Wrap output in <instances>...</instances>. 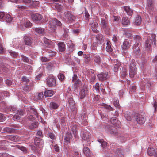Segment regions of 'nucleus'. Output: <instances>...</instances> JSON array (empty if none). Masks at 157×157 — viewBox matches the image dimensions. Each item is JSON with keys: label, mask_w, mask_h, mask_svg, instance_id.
I'll use <instances>...</instances> for the list:
<instances>
[{"label": "nucleus", "mask_w": 157, "mask_h": 157, "mask_svg": "<svg viewBox=\"0 0 157 157\" xmlns=\"http://www.w3.org/2000/svg\"><path fill=\"white\" fill-rule=\"evenodd\" d=\"M155 35L153 34H151L149 35L148 36L147 39L145 42V47L146 49L149 52L150 51L151 49V45L152 44L153 42H155Z\"/></svg>", "instance_id": "nucleus-1"}, {"label": "nucleus", "mask_w": 157, "mask_h": 157, "mask_svg": "<svg viewBox=\"0 0 157 157\" xmlns=\"http://www.w3.org/2000/svg\"><path fill=\"white\" fill-rule=\"evenodd\" d=\"M61 25L60 21H58L56 19H53L50 20L49 22L48 26L49 30L52 32H55L56 27L57 26H60Z\"/></svg>", "instance_id": "nucleus-2"}, {"label": "nucleus", "mask_w": 157, "mask_h": 157, "mask_svg": "<svg viewBox=\"0 0 157 157\" xmlns=\"http://www.w3.org/2000/svg\"><path fill=\"white\" fill-rule=\"evenodd\" d=\"M34 144L36 147H32V149L34 151H40L38 148L40 149L43 146V142L42 140L39 138L36 137L34 139Z\"/></svg>", "instance_id": "nucleus-3"}, {"label": "nucleus", "mask_w": 157, "mask_h": 157, "mask_svg": "<svg viewBox=\"0 0 157 157\" xmlns=\"http://www.w3.org/2000/svg\"><path fill=\"white\" fill-rule=\"evenodd\" d=\"M34 144L36 147H32V149L34 151H40L38 148L40 149L43 146V142L42 140L39 138L36 137L34 139Z\"/></svg>", "instance_id": "nucleus-4"}, {"label": "nucleus", "mask_w": 157, "mask_h": 157, "mask_svg": "<svg viewBox=\"0 0 157 157\" xmlns=\"http://www.w3.org/2000/svg\"><path fill=\"white\" fill-rule=\"evenodd\" d=\"M134 39L136 43L134 44L133 46V49L134 53L136 54L137 56H138L139 55L140 53L139 47H138V44H139L138 42L141 40V38L138 35H135L134 37Z\"/></svg>", "instance_id": "nucleus-5"}, {"label": "nucleus", "mask_w": 157, "mask_h": 157, "mask_svg": "<svg viewBox=\"0 0 157 157\" xmlns=\"http://www.w3.org/2000/svg\"><path fill=\"white\" fill-rule=\"evenodd\" d=\"M136 63L134 60H132L129 66V74L131 78H133L136 73Z\"/></svg>", "instance_id": "nucleus-6"}, {"label": "nucleus", "mask_w": 157, "mask_h": 157, "mask_svg": "<svg viewBox=\"0 0 157 157\" xmlns=\"http://www.w3.org/2000/svg\"><path fill=\"white\" fill-rule=\"evenodd\" d=\"M19 28L22 30L25 29L27 28L32 25V23L29 21L24 20H22L20 22V24H18Z\"/></svg>", "instance_id": "nucleus-7"}, {"label": "nucleus", "mask_w": 157, "mask_h": 157, "mask_svg": "<svg viewBox=\"0 0 157 157\" xmlns=\"http://www.w3.org/2000/svg\"><path fill=\"white\" fill-rule=\"evenodd\" d=\"M63 17L64 19L67 21H74L76 19L75 16L68 11L64 13Z\"/></svg>", "instance_id": "nucleus-8"}, {"label": "nucleus", "mask_w": 157, "mask_h": 157, "mask_svg": "<svg viewBox=\"0 0 157 157\" xmlns=\"http://www.w3.org/2000/svg\"><path fill=\"white\" fill-rule=\"evenodd\" d=\"M78 127L76 123L73 122L71 124L69 128L70 130L71 131L72 134L75 136H76L78 134L77 129Z\"/></svg>", "instance_id": "nucleus-9"}, {"label": "nucleus", "mask_w": 157, "mask_h": 157, "mask_svg": "<svg viewBox=\"0 0 157 157\" xmlns=\"http://www.w3.org/2000/svg\"><path fill=\"white\" fill-rule=\"evenodd\" d=\"M88 93V88L86 86H84L80 92V98L81 99L84 98Z\"/></svg>", "instance_id": "nucleus-10"}, {"label": "nucleus", "mask_w": 157, "mask_h": 157, "mask_svg": "<svg viewBox=\"0 0 157 157\" xmlns=\"http://www.w3.org/2000/svg\"><path fill=\"white\" fill-rule=\"evenodd\" d=\"M68 106L71 111H74L75 110L76 107L75 102L72 98H70L68 99Z\"/></svg>", "instance_id": "nucleus-11"}, {"label": "nucleus", "mask_w": 157, "mask_h": 157, "mask_svg": "<svg viewBox=\"0 0 157 157\" xmlns=\"http://www.w3.org/2000/svg\"><path fill=\"white\" fill-rule=\"evenodd\" d=\"M47 84L49 86H55L56 84L55 79L52 77H49L47 78Z\"/></svg>", "instance_id": "nucleus-12"}, {"label": "nucleus", "mask_w": 157, "mask_h": 157, "mask_svg": "<svg viewBox=\"0 0 157 157\" xmlns=\"http://www.w3.org/2000/svg\"><path fill=\"white\" fill-rule=\"evenodd\" d=\"M81 136L82 139L85 141L87 140L90 138V133L86 131H82Z\"/></svg>", "instance_id": "nucleus-13"}, {"label": "nucleus", "mask_w": 157, "mask_h": 157, "mask_svg": "<svg viewBox=\"0 0 157 157\" xmlns=\"http://www.w3.org/2000/svg\"><path fill=\"white\" fill-rule=\"evenodd\" d=\"M25 113V112L22 110H20L17 111V112L14 115L13 119L14 120H19L21 117Z\"/></svg>", "instance_id": "nucleus-14"}, {"label": "nucleus", "mask_w": 157, "mask_h": 157, "mask_svg": "<svg viewBox=\"0 0 157 157\" xmlns=\"http://www.w3.org/2000/svg\"><path fill=\"white\" fill-rule=\"evenodd\" d=\"M100 25L102 29L107 28L108 27V21L105 18H101Z\"/></svg>", "instance_id": "nucleus-15"}, {"label": "nucleus", "mask_w": 157, "mask_h": 157, "mask_svg": "<svg viewBox=\"0 0 157 157\" xmlns=\"http://www.w3.org/2000/svg\"><path fill=\"white\" fill-rule=\"evenodd\" d=\"M98 76L100 81L105 80L108 78V73L106 72H102L98 74Z\"/></svg>", "instance_id": "nucleus-16"}, {"label": "nucleus", "mask_w": 157, "mask_h": 157, "mask_svg": "<svg viewBox=\"0 0 157 157\" xmlns=\"http://www.w3.org/2000/svg\"><path fill=\"white\" fill-rule=\"evenodd\" d=\"M32 39L28 35H25L24 37V40L25 44L27 45H30L32 42Z\"/></svg>", "instance_id": "nucleus-17"}, {"label": "nucleus", "mask_w": 157, "mask_h": 157, "mask_svg": "<svg viewBox=\"0 0 157 157\" xmlns=\"http://www.w3.org/2000/svg\"><path fill=\"white\" fill-rule=\"evenodd\" d=\"M6 65L1 63L0 65V73L2 74H5L9 71Z\"/></svg>", "instance_id": "nucleus-18"}, {"label": "nucleus", "mask_w": 157, "mask_h": 157, "mask_svg": "<svg viewBox=\"0 0 157 157\" xmlns=\"http://www.w3.org/2000/svg\"><path fill=\"white\" fill-rule=\"evenodd\" d=\"M111 122L114 126L118 128H120L121 126V124L120 121H119L116 118L114 117L111 119Z\"/></svg>", "instance_id": "nucleus-19"}, {"label": "nucleus", "mask_w": 157, "mask_h": 157, "mask_svg": "<svg viewBox=\"0 0 157 157\" xmlns=\"http://www.w3.org/2000/svg\"><path fill=\"white\" fill-rule=\"evenodd\" d=\"M32 17L33 21L35 22L41 20L43 18L41 15L38 13L34 14Z\"/></svg>", "instance_id": "nucleus-20"}, {"label": "nucleus", "mask_w": 157, "mask_h": 157, "mask_svg": "<svg viewBox=\"0 0 157 157\" xmlns=\"http://www.w3.org/2000/svg\"><path fill=\"white\" fill-rule=\"evenodd\" d=\"M136 121L138 124H142L145 122L146 118L142 115H139L137 117Z\"/></svg>", "instance_id": "nucleus-21"}, {"label": "nucleus", "mask_w": 157, "mask_h": 157, "mask_svg": "<svg viewBox=\"0 0 157 157\" xmlns=\"http://www.w3.org/2000/svg\"><path fill=\"white\" fill-rule=\"evenodd\" d=\"M93 57L94 63L99 64L101 63V59L98 55L94 54L93 55Z\"/></svg>", "instance_id": "nucleus-22"}, {"label": "nucleus", "mask_w": 157, "mask_h": 157, "mask_svg": "<svg viewBox=\"0 0 157 157\" xmlns=\"http://www.w3.org/2000/svg\"><path fill=\"white\" fill-rule=\"evenodd\" d=\"M33 98L35 101L40 100L44 97V94L42 92L36 94H34Z\"/></svg>", "instance_id": "nucleus-23"}, {"label": "nucleus", "mask_w": 157, "mask_h": 157, "mask_svg": "<svg viewBox=\"0 0 157 157\" xmlns=\"http://www.w3.org/2000/svg\"><path fill=\"white\" fill-rule=\"evenodd\" d=\"M130 46L129 42L127 40L124 41L122 45V48L124 50H126L128 49Z\"/></svg>", "instance_id": "nucleus-24"}, {"label": "nucleus", "mask_w": 157, "mask_h": 157, "mask_svg": "<svg viewBox=\"0 0 157 157\" xmlns=\"http://www.w3.org/2000/svg\"><path fill=\"white\" fill-rule=\"evenodd\" d=\"M90 25L92 29H92L93 31L95 33H97L98 30L95 29L98 27V23L96 22H95L93 21L91 23Z\"/></svg>", "instance_id": "nucleus-25"}, {"label": "nucleus", "mask_w": 157, "mask_h": 157, "mask_svg": "<svg viewBox=\"0 0 157 157\" xmlns=\"http://www.w3.org/2000/svg\"><path fill=\"white\" fill-rule=\"evenodd\" d=\"M124 11L128 15L131 16L132 14L133 10L132 9L130 8L129 6H124Z\"/></svg>", "instance_id": "nucleus-26"}, {"label": "nucleus", "mask_w": 157, "mask_h": 157, "mask_svg": "<svg viewBox=\"0 0 157 157\" xmlns=\"http://www.w3.org/2000/svg\"><path fill=\"white\" fill-rule=\"evenodd\" d=\"M49 107L51 109H55L59 107V105L55 102H51L49 104Z\"/></svg>", "instance_id": "nucleus-27"}, {"label": "nucleus", "mask_w": 157, "mask_h": 157, "mask_svg": "<svg viewBox=\"0 0 157 157\" xmlns=\"http://www.w3.org/2000/svg\"><path fill=\"white\" fill-rule=\"evenodd\" d=\"M8 138L14 142L20 140V138L17 136L10 135L8 136Z\"/></svg>", "instance_id": "nucleus-28"}, {"label": "nucleus", "mask_w": 157, "mask_h": 157, "mask_svg": "<svg viewBox=\"0 0 157 157\" xmlns=\"http://www.w3.org/2000/svg\"><path fill=\"white\" fill-rule=\"evenodd\" d=\"M38 123L37 122H36L32 123L31 124L28 126L29 129L30 130H33L38 127Z\"/></svg>", "instance_id": "nucleus-29"}, {"label": "nucleus", "mask_w": 157, "mask_h": 157, "mask_svg": "<svg viewBox=\"0 0 157 157\" xmlns=\"http://www.w3.org/2000/svg\"><path fill=\"white\" fill-rule=\"evenodd\" d=\"M147 5L149 10H152L154 8L152 0H147Z\"/></svg>", "instance_id": "nucleus-30"}, {"label": "nucleus", "mask_w": 157, "mask_h": 157, "mask_svg": "<svg viewBox=\"0 0 157 157\" xmlns=\"http://www.w3.org/2000/svg\"><path fill=\"white\" fill-rule=\"evenodd\" d=\"M84 154L86 156H90L92 155V153L90 149L87 147H84L83 150Z\"/></svg>", "instance_id": "nucleus-31"}, {"label": "nucleus", "mask_w": 157, "mask_h": 157, "mask_svg": "<svg viewBox=\"0 0 157 157\" xmlns=\"http://www.w3.org/2000/svg\"><path fill=\"white\" fill-rule=\"evenodd\" d=\"M33 29L38 33L43 34L44 33V29L43 28H33Z\"/></svg>", "instance_id": "nucleus-32"}, {"label": "nucleus", "mask_w": 157, "mask_h": 157, "mask_svg": "<svg viewBox=\"0 0 157 157\" xmlns=\"http://www.w3.org/2000/svg\"><path fill=\"white\" fill-rule=\"evenodd\" d=\"M59 50L60 52H62L64 51L65 44L63 42H59L58 43Z\"/></svg>", "instance_id": "nucleus-33"}, {"label": "nucleus", "mask_w": 157, "mask_h": 157, "mask_svg": "<svg viewBox=\"0 0 157 157\" xmlns=\"http://www.w3.org/2000/svg\"><path fill=\"white\" fill-rule=\"evenodd\" d=\"M141 22V18L140 16H137L136 18L134 24L136 25H140Z\"/></svg>", "instance_id": "nucleus-34"}, {"label": "nucleus", "mask_w": 157, "mask_h": 157, "mask_svg": "<svg viewBox=\"0 0 157 157\" xmlns=\"http://www.w3.org/2000/svg\"><path fill=\"white\" fill-rule=\"evenodd\" d=\"M54 92L52 90H46L44 93V96L45 97H51L54 94Z\"/></svg>", "instance_id": "nucleus-35"}, {"label": "nucleus", "mask_w": 157, "mask_h": 157, "mask_svg": "<svg viewBox=\"0 0 157 157\" xmlns=\"http://www.w3.org/2000/svg\"><path fill=\"white\" fill-rule=\"evenodd\" d=\"M44 43L48 46L49 47H50L53 44L52 42L45 38H44Z\"/></svg>", "instance_id": "nucleus-36"}, {"label": "nucleus", "mask_w": 157, "mask_h": 157, "mask_svg": "<svg viewBox=\"0 0 157 157\" xmlns=\"http://www.w3.org/2000/svg\"><path fill=\"white\" fill-rule=\"evenodd\" d=\"M111 42L108 41L106 44L107 46L106 47V51L109 52H111L112 51V49L111 48Z\"/></svg>", "instance_id": "nucleus-37"}, {"label": "nucleus", "mask_w": 157, "mask_h": 157, "mask_svg": "<svg viewBox=\"0 0 157 157\" xmlns=\"http://www.w3.org/2000/svg\"><path fill=\"white\" fill-rule=\"evenodd\" d=\"M122 22L123 25H127L129 23L130 21L127 17H124L122 18Z\"/></svg>", "instance_id": "nucleus-38"}, {"label": "nucleus", "mask_w": 157, "mask_h": 157, "mask_svg": "<svg viewBox=\"0 0 157 157\" xmlns=\"http://www.w3.org/2000/svg\"><path fill=\"white\" fill-rule=\"evenodd\" d=\"M83 57L85 59V62L86 63H88L91 60V58L90 57V55L88 54H83Z\"/></svg>", "instance_id": "nucleus-39"}, {"label": "nucleus", "mask_w": 157, "mask_h": 157, "mask_svg": "<svg viewBox=\"0 0 157 157\" xmlns=\"http://www.w3.org/2000/svg\"><path fill=\"white\" fill-rule=\"evenodd\" d=\"M14 147H15L21 150L25 153H26L27 152V150L26 148L24 147L21 146L19 145H16L14 146Z\"/></svg>", "instance_id": "nucleus-40"}, {"label": "nucleus", "mask_w": 157, "mask_h": 157, "mask_svg": "<svg viewBox=\"0 0 157 157\" xmlns=\"http://www.w3.org/2000/svg\"><path fill=\"white\" fill-rule=\"evenodd\" d=\"M5 19L7 22H10L12 21V18L9 14H6L5 15Z\"/></svg>", "instance_id": "nucleus-41"}, {"label": "nucleus", "mask_w": 157, "mask_h": 157, "mask_svg": "<svg viewBox=\"0 0 157 157\" xmlns=\"http://www.w3.org/2000/svg\"><path fill=\"white\" fill-rule=\"evenodd\" d=\"M121 73L122 76L123 77L127 75V70L125 67H122Z\"/></svg>", "instance_id": "nucleus-42"}, {"label": "nucleus", "mask_w": 157, "mask_h": 157, "mask_svg": "<svg viewBox=\"0 0 157 157\" xmlns=\"http://www.w3.org/2000/svg\"><path fill=\"white\" fill-rule=\"evenodd\" d=\"M98 141L101 143V146L103 148H105L106 146L107 145V143L105 141L103 140L102 139H100Z\"/></svg>", "instance_id": "nucleus-43"}, {"label": "nucleus", "mask_w": 157, "mask_h": 157, "mask_svg": "<svg viewBox=\"0 0 157 157\" xmlns=\"http://www.w3.org/2000/svg\"><path fill=\"white\" fill-rule=\"evenodd\" d=\"M72 134L71 133V132H70V133H68L65 139L66 141L67 142H69L70 139L72 138Z\"/></svg>", "instance_id": "nucleus-44"}, {"label": "nucleus", "mask_w": 157, "mask_h": 157, "mask_svg": "<svg viewBox=\"0 0 157 157\" xmlns=\"http://www.w3.org/2000/svg\"><path fill=\"white\" fill-rule=\"evenodd\" d=\"M88 76L91 81H94L95 79V75L94 73H92V72L89 73Z\"/></svg>", "instance_id": "nucleus-45"}, {"label": "nucleus", "mask_w": 157, "mask_h": 157, "mask_svg": "<svg viewBox=\"0 0 157 157\" xmlns=\"http://www.w3.org/2000/svg\"><path fill=\"white\" fill-rule=\"evenodd\" d=\"M121 64L119 63H118L114 65V71L115 72H117V71L118 69L121 67Z\"/></svg>", "instance_id": "nucleus-46"}, {"label": "nucleus", "mask_w": 157, "mask_h": 157, "mask_svg": "<svg viewBox=\"0 0 157 157\" xmlns=\"http://www.w3.org/2000/svg\"><path fill=\"white\" fill-rule=\"evenodd\" d=\"M113 104L114 106L116 107L119 108V101L118 99H114L113 101Z\"/></svg>", "instance_id": "nucleus-47"}, {"label": "nucleus", "mask_w": 157, "mask_h": 157, "mask_svg": "<svg viewBox=\"0 0 157 157\" xmlns=\"http://www.w3.org/2000/svg\"><path fill=\"white\" fill-rule=\"evenodd\" d=\"M29 111L32 113H33L36 116H37L38 114L36 112V110L33 108L31 107Z\"/></svg>", "instance_id": "nucleus-48"}, {"label": "nucleus", "mask_w": 157, "mask_h": 157, "mask_svg": "<svg viewBox=\"0 0 157 157\" xmlns=\"http://www.w3.org/2000/svg\"><path fill=\"white\" fill-rule=\"evenodd\" d=\"M144 82L146 84V86H147L148 88H149L151 86V82L148 79H145L144 80Z\"/></svg>", "instance_id": "nucleus-49"}, {"label": "nucleus", "mask_w": 157, "mask_h": 157, "mask_svg": "<svg viewBox=\"0 0 157 157\" xmlns=\"http://www.w3.org/2000/svg\"><path fill=\"white\" fill-rule=\"evenodd\" d=\"M13 45L15 47H17L19 44L18 39L15 38L13 41Z\"/></svg>", "instance_id": "nucleus-50"}, {"label": "nucleus", "mask_w": 157, "mask_h": 157, "mask_svg": "<svg viewBox=\"0 0 157 157\" xmlns=\"http://www.w3.org/2000/svg\"><path fill=\"white\" fill-rule=\"evenodd\" d=\"M3 130L6 132L8 133L12 132L13 130L11 128L8 127H6L4 128Z\"/></svg>", "instance_id": "nucleus-51"}, {"label": "nucleus", "mask_w": 157, "mask_h": 157, "mask_svg": "<svg viewBox=\"0 0 157 157\" xmlns=\"http://www.w3.org/2000/svg\"><path fill=\"white\" fill-rule=\"evenodd\" d=\"M39 2L37 1H32L31 6L33 7L37 6L39 5Z\"/></svg>", "instance_id": "nucleus-52"}, {"label": "nucleus", "mask_w": 157, "mask_h": 157, "mask_svg": "<svg viewBox=\"0 0 157 157\" xmlns=\"http://www.w3.org/2000/svg\"><path fill=\"white\" fill-rule=\"evenodd\" d=\"M55 7L59 11H60L63 9V7L61 5L56 4L55 5Z\"/></svg>", "instance_id": "nucleus-53"}, {"label": "nucleus", "mask_w": 157, "mask_h": 157, "mask_svg": "<svg viewBox=\"0 0 157 157\" xmlns=\"http://www.w3.org/2000/svg\"><path fill=\"white\" fill-rule=\"evenodd\" d=\"M21 59L23 61L25 62H28L29 61V59L28 58L24 56V55H21Z\"/></svg>", "instance_id": "nucleus-54"}, {"label": "nucleus", "mask_w": 157, "mask_h": 157, "mask_svg": "<svg viewBox=\"0 0 157 157\" xmlns=\"http://www.w3.org/2000/svg\"><path fill=\"white\" fill-rule=\"evenodd\" d=\"M10 55L13 57H16L18 56V54L16 52H14L13 51H11L9 52Z\"/></svg>", "instance_id": "nucleus-55"}, {"label": "nucleus", "mask_w": 157, "mask_h": 157, "mask_svg": "<svg viewBox=\"0 0 157 157\" xmlns=\"http://www.w3.org/2000/svg\"><path fill=\"white\" fill-rule=\"evenodd\" d=\"M6 119V117L4 115L0 114V122L4 121Z\"/></svg>", "instance_id": "nucleus-56"}, {"label": "nucleus", "mask_w": 157, "mask_h": 157, "mask_svg": "<svg viewBox=\"0 0 157 157\" xmlns=\"http://www.w3.org/2000/svg\"><path fill=\"white\" fill-rule=\"evenodd\" d=\"M65 78V76L63 74L59 73L58 75V78L59 79L62 81Z\"/></svg>", "instance_id": "nucleus-57"}, {"label": "nucleus", "mask_w": 157, "mask_h": 157, "mask_svg": "<svg viewBox=\"0 0 157 157\" xmlns=\"http://www.w3.org/2000/svg\"><path fill=\"white\" fill-rule=\"evenodd\" d=\"M124 116L126 119L128 121H130L132 119V117L130 114L128 115V114H125L124 115Z\"/></svg>", "instance_id": "nucleus-58"}, {"label": "nucleus", "mask_w": 157, "mask_h": 157, "mask_svg": "<svg viewBox=\"0 0 157 157\" xmlns=\"http://www.w3.org/2000/svg\"><path fill=\"white\" fill-rule=\"evenodd\" d=\"M94 88L97 92H98L99 91L100 87L99 86V84L98 83H97L95 84Z\"/></svg>", "instance_id": "nucleus-59"}, {"label": "nucleus", "mask_w": 157, "mask_h": 157, "mask_svg": "<svg viewBox=\"0 0 157 157\" xmlns=\"http://www.w3.org/2000/svg\"><path fill=\"white\" fill-rule=\"evenodd\" d=\"M32 86V85L30 86L27 85L25 86L24 88V90L26 92L28 91L30 89V86Z\"/></svg>", "instance_id": "nucleus-60"}, {"label": "nucleus", "mask_w": 157, "mask_h": 157, "mask_svg": "<svg viewBox=\"0 0 157 157\" xmlns=\"http://www.w3.org/2000/svg\"><path fill=\"white\" fill-rule=\"evenodd\" d=\"M65 118L64 117H61V118L60 119L61 124L62 126L64 125V123L65 122Z\"/></svg>", "instance_id": "nucleus-61"}, {"label": "nucleus", "mask_w": 157, "mask_h": 157, "mask_svg": "<svg viewBox=\"0 0 157 157\" xmlns=\"http://www.w3.org/2000/svg\"><path fill=\"white\" fill-rule=\"evenodd\" d=\"M22 80L23 81L26 82L27 83L29 82L30 81L29 79H27L26 77L25 76L22 77Z\"/></svg>", "instance_id": "nucleus-62"}, {"label": "nucleus", "mask_w": 157, "mask_h": 157, "mask_svg": "<svg viewBox=\"0 0 157 157\" xmlns=\"http://www.w3.org/2000/svg\"><path fill=\"white\" fill-rule=\"evenodd\" d=\"M103 106L106 109H109L110 110H112V108L110 106V105H107L106 104H104Z\"/></svg>", "instance_id": "nucleus-63"}, {"label": "nucleus", "mask_w": 157, "mask_h": 157, "mask_svg": "<svg viewBox=\"0 0 157 157\" xmlns=\"http://www.w3.org/2000/svg\"><path fill=\"white\" fill-rule=\"evenodd\" d=\"M48 136L52 139H54L55 138V135L53 133H49L48 134Z\"/></svg>", "instance_id": "nucleus-64"}]
</instances>
